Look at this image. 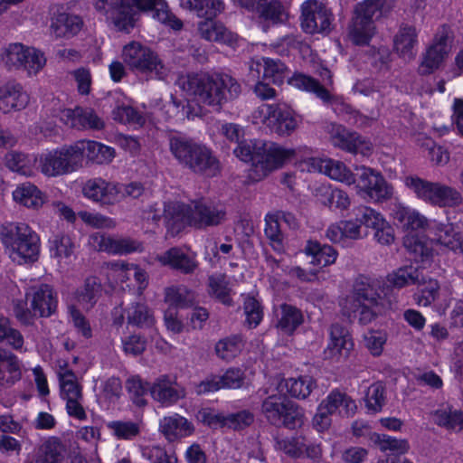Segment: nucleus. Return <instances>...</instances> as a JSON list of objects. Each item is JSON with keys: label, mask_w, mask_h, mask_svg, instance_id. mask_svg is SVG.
Wrapping results in <instances>:
<instances>
[{"label": "nucleus", "mask_w": 463, "mask_h": 463, "mask_svg": "<svg viewBox=\"0 0 463 463\" xmlns=\"http://www.w3.org/2000/svg\"><path fill=\"white\" fill-rule=\"evenodd\" d=\"M136 7L142 11H153L155 18L175 30L183 26V23L170 12L165 0H96L95 3L96 10L120 31L134 27Z\"/></svg>", "instance_id": "f257e3e1"}, {"label": "nucleus", "mask_w": 463, "mask_h": 463, "mask_svg": "<svg viewBox=\"0 0 463 463\" xmlns=\"http://www.w3.org/2000/svg\"><path fill=\"white\" fill-rule=\"evenodd\" d=\"M182 86L198 103L211 107L214 111H220L226 102L236 99L241 91L240 83L225 73L188 74Z\"/></svg>", "instance_id": "f03ea898"}, {"label": "nucleus", "mask_w": 463, "mask_h": 463, "mask_svg": "<svg viewBox=\"0 0 463 463\" xmlns=\"http://www.w3.org/2000/svg\"><path fill=\"white\" fill-rule=\"evenodd\" d=\"M167 138L170 153L180 165L206 177L220 174L221 163L211 148L173 131Z\"/></svg>", "instance_id": "7ed1b4c3"}, {"label": "nucleus", "mask_w": 463, "mask_h": 463, "mask_svg": "<svg viewBox=\"0 0 463 463\" xmlns=\"http://www.w3.org/2000/svg\"><path fill=\"white\" fill-rule=\"evenodd\" d=\"M260 414L269 424L288 430L300 428L306 420L305 411L300 405L279 393L262 400Z\"/></svg>", "instance_id": "20e7f679"}, {"label": "nucleus", "mask_w": 463, "mask_h": 463, "mask_svg": "<svg viewBox=\"0 0 463 463\" xmlns=\"http://www.w3.org/2000/svg\"><path fill=\"white\" fill-rule=\"evenodd\" d=\"M342 311L350 320L357 318L367 325L382 311L381 298L372 286L356 281L352 294L342 303Z\"/></svg>", "instance_id": "39448f33"}, {"label": "nucleus", "mask_w": 463, "mask_h": 463, "mask_svg": "<svg viewBox=\"0 0 463 463\" xmlns=\"http://www.w3.org/2000/svg\"><path fill=\"white\" fill-rule=\"evenodd\" d=\"M121 58L131 71L147 78L164 80L168 74V69L159 55L139 42L132 41L126 44Z\"/></svg>", "instance_id": "423d86ee"}, {"label": "nucleus", "mask_w": 463, "mask_h": 463, "mask_svg": "<svg viewBox=\"0 0 463 463\" xmlns=\"http://www.w3.org/2000/svg\"><path fill=\"white\" fill-rule=\"evenodd\" d=\"M2 241L14 261L33 262L38 258L39 236L26 223H11L2 233Z\"/></svg>", "instance_id": "0eeeda50"}, {"label": "nucleus", "mask_w": 463, "mask_h": 463, "mask_svg": "<svg viewBox=\"0 0 463 463\" xmlns=\"http://www.w3.org/2000/svg\"><path fill=\"white\" fill-rule=\"evenodd\" d=\"M255 163L250 166V177L260 181L273 171L281 168L296 156V150L287 148L276 143L257 142Z\"/></svg>", "instance_id": "6e6552de"}, {"label": "nucleus", "mask_w": 463, "mask_h": 463, "mask_svg": "<svg viewBox=\"0 0 463 463\" xmlns=\"http://www.w3.org/2000/svg\"><path fill=\"white\" fill-rule=\"evenodd\" d=\"M405 184L424 201L439 206H457L462 202L461 194L454 188L439 183H430L416 176H408Z\"/></svg>", "instance_id": "1a4fd4ad"}, {"label": "nucleus", "mask_w": 463, "mask_h": 463, "mask_svg": "<svg viewBox=\"0 0 463 463\" xmlns=\"http://www.w3.org/2000/svg\"><path fill=\"white\" fill-rule=\"evenodd\" d=\"M40 165L42 173L47 176H60L75 172L81 167L76 144L43 155Z\"/></svg>", "instance_id": "9d476101"}, {"label": "nucleus", "mask_w": 463, "mask_h": 463, "mask_svg": "<svg viewBox=\"0 0 463 463\" xmlns=\"http://www.w3.org/2000/svg\"><path fill=\"white\" fill-rule=\"evenodd\" d=\"M2 61L9 70L24 69L29 75L43 68L46 59L40 51L22 43L9 44L2 53Z\"/></svg>", "instance_id": "9b49d317"}, {"label": "nucleus", "mask_w": 463, "mask_h": 463, "mask_svg": "<svg viewBox=\"0 0 463 463\" xmlns=\"http://www.w3.org/2000/svg\"><path fill=\"white\" fill-rule=\"evenodd\" d=\"M61 397L66 402V411L70 417L79 420L87 419L83 407L82 385L78 382L75 373L68 368H61L58 372Z\"/></svg>", "instance_id": "f8f14e48"}, {"label": "nucleus", "mask_w": 463, "mask_h": 463, "mask_svg": "<svg viewBox=\"0 0 463 463\" xmlns=\"http://www.w3.org/2000/svg\"><path fill=\"white\" fill-rule=\"evenodd\" d=\"M355 170L359 175L357 188L364 198L373 203H383L392 197L393 187L380 172L364 165L357 166Z\"/></svg>", "instance_id": "ddd939ff"}, {"label": "nucleus", "mask_w": 463, "mask_h": 463, "mask_svg": "<svg viewBox=\"0 0 463 463\" xmlns=\"http://www.w3.org/2000/svg\"><path fill=\"white\" fill-rule=\"evenodd\" d=\"M333 19L331 10L321 1L307 0L301 5L300 25L306 33H328Z\"/></svg>", "instance_id": "4468645a"}, {"label": "nucleus", "mask_w": 463, "mask_h": 463, "mask_svg": "<svg viewBox=\"0 0 463 463\" xmlns=\"http://www.w3.org/2000/svg\"><path fill=\"white\" fill-rule=\"evenodd\" d=\"M191 227L206 230L223 224L227 221V209L222 203L196 200L191 203Z\"/></svg>", "instance_id": "2eb2a0df"}, {"label": "nucleus", "mask_w": 463, "mask_h": 463, "mask_svg": "<svg viewBox=\"0 0 463 463\" xmlns=\"http://www.w3.org/2000/svg\"><path fill=\"white\" fill-rule=\"evenodd\" d=\"M450 28L443 24L434 35L432 43L427 48L418 68L421 75H428L439 69L445 57L449 54V41L451 37Z\"/></svg>", "instance_id": "dca6fc26"}, {"label": "nucleus", "mask_w": 463, "mask_h": 463, "mask_svg": "<svg viewBox=\"0 0 463 463\" xmlns=\"http://www.w3.org/2000/svg\"><path fill=\"white\" fill-rule=\"evenodd\" d=\"M26 302L38 317H51L57 313L58 293L46 283L30 286L25 293Z\"/></svg>", "instance_id": "f3484780"}, {"label": "nucleus", "mask_w": 463, "mask_h": 463, "mask_svg": "<svg viewBox=\"0 0 463 463\" xmlns=\"http://www.w3.org/2000/svg\"><path fill=\"white\" fill-rule=\"evenodd\" d=\"M90 244L98 251L112 255H127L142 251L140 241L129 237L113 236L102 232H95L90 237Z\"/></svg>", "instance_id": "a211bd4d"}, {"label": "nucleus", "mask_w": 463, "mask_h": 463, "mask_svg": "<svg viewBox=\"0 0 463 463\" xmlns=\"http://www.w3.org/2000/svg\"><path fill=\"white\" fill-rule=\"evenodd\" d=\"M330 140L335 146L352 154L368 156L372 151V144L356 132H351L344 126L330 124L327 130Z\"/></svg>", "instance_id": "6ab92c4d"}, {"label": "nucleus", "mask_w": 463, "mask_h": 463, "mask_svg": "<svg viewBox=\"0 0 463 463\" xmlns=\"http://www.w3.org/2000/svg\"><path fill=\"white\" fill-rule=\"evenodd\" d=\"M151 397L163 406H171L185 396L184 389L176 378L164 374L157 377L149 387Z\"/></svg>", "instance_id": "aec40b11"}, {"label": "nucleus", "mask_w": 463, "mask_h": 463, "mask_svg": "<svg viewBox=\"0 0 463 463\" xmlns=\"http://www.w3.org/2000/svg\"><path fill=\"white\" fill-rule=\"evenodd\" d=\"M246 10L255 13L260 19L273 24L283 23L288 12L280 0H236Z\"/></svg>", "instance_id": "412c9836"}, {"label": "nucleus", "mask_w": 463, "mask_h": 463, "mask_svg": "<svg viewBox=\"0 0 463 463\" xmlns=\"http://www.w3.org/2000/svg\"><path fill=\"white\" fill-rule=\"evenodd\" d=\"M192 217L191 203L185 204L178 202H171L165 204L164 222L167 234L175 237L184 228L191 226Z\"/></svg>", "instance_id": "4be33fe9"}, {"label": "nucleus", "mask_w": 463, "mask_h": 463, "mask_svg": "<svg viewBox=\"0 0 463 463\" xmlns=\"http://www.w3.org/2000/svg\"><path fill=\"white\" fill-rule=\"evenodd\" d=\"M120 189L118 184L102 178L87 180L82 185L85 197L101 204H113L119 200Z\"/></svg>", "instance_id": "5701e85b"}, {"label": "nucleus", "mask_w": 463, "mask_h": 463, "mask_svg": "<svg viewBox=\"0 0 463 463\" xmlns=\"http://www.w3.org/2000/svg\"><path fill=\"white\" fill-rule=\"evenodd\" d=\"M156 260L161 265L184 275L194 274L199 266L194 254H188L179 247L170 248L162 254L157 255Z\"/></svg>", "instance_id": "b1692460"}, {"label": "nucleus", "mask_w": 463, "mask_h": 463, "mask_svg": "<svg viewBox=\"0 0 463 463\" xmlns=\"http://www.w3.org/2000/svg\"><path fill=\"white\" fill-rule=\"evenodd\" d=\"M60 119L66 126L77 129H101L104 126L101 118L90 108L64 109L60 112Z\"/></svg>", "instance_id": "393cba45"}, {"label": "nucleus", "mask_w": 463, "mask_h": 463, "mask_svg": "<svg viewBox=\"0 0 463 463\" xmlns=\"http://www.w3.org/2000/svg\"><path fill=\"white\" fill-rule=\"evenodd\" d=\"M29 101V94L20 83L13 80L0 86V110L2 112L22 110L27 107Z\"/></svg>", "instance_id": "a878e982"}, {"label": "nucleus", "mask_w": 463, "mask_h": 463, "mask_svg": "<svg viewBox=\"0 0 463 463\" xmlns=\"http://www.w3.org/2000/svg\"><path fill=\"white\" fill-rule=\"evenodd\" d=\"M66 458V446L58 437L47 438L24 463H63Z\"/></svg>", "instance_id": "bb28decb"}, {"label": "nucleus", "mask_w": 463, "mask_h": 463, "mask_svg": "<svg viewBox=\"0 0 463 463\" xmlns=\"http://www.w3.org/2000/svg\"><path fill=\"white\" fill-rule=\"evenodd\" d=\"M419 44L418 30L414 25L402 24L393 38V50L404 60H413Z\"/></svg>", "instance_id": "cd10ccee"}, {"label": "nucleus", "mask_w": 463, "mask_h": 463, "mask_svg": "<svg viewBox=\"0 0 463 463\" xmlns=\"http://www.w3.org/2000/svg\"><path fill=\"white\" fill-rule=\"evenodd\" d=\"M194 431L193 423L177 413L165 416L159 421V432L168 442H175L191 436Z\"/></svg>", "instance_id": "c85d7f7f"}, {"label": "nucleus", "mask_w": 463, "mask_h": 463, "mask_svg": "<svg viewBox=\"0 0 463 463\" xmlns=\"http://www.w3.org/2000/svg\"><path fill=\"white\" fill-rule=\"evenodd\" d=\"M22 378V364L13 353L0 348V392L11 388Z\"/></svg>", "instance_id": "c756f323"}, {"label": "nucleus", "mask_w": 463, "mask_h": 463, "mask_svg": "<svg viewBox=\"0 0 463 463\" xmlns=\"http://www.w3.org/2000/svg\"><path fill=\"white\" fill-rule=\"evenodd\" d=\"M354 344L348 330L338 323L333 324L329 329V343L325 349V356L336 359L345 353L346 355Z\"/></svg>", "instance_id": "7c9ffc66"}, {"label": "nucleus", "mask_w": 463, "mask_h": 463, "mask_svg": "<svg viewBox=\"0 0 463 463\" xmlns=\"http://www.w3.org/2000/svg\"><path fill=\"white\" fill-rule=\"evenodd\" d=\"M198 31L202 38L221 43L233 46L238 40V35L222 24L215 22L213 19H205L199 23Z\"/></svg>", "instance_id": "2f4dec72"}, {"label": "nucleus", "mask_w": 463, "mask_h": 463, "mask_svg": "<svg viewBox=\"0 0 463 463\" xmlns=\"http://www.w3.org/2000/svg\"><path fill=\"white\" fill-rule=\"evenodd\" d=\"M80 156V163L84 157L96 164L110 162L115 156V150L96 141L80 140L75 143Z\"/></svg>", "instance_id": "473e14b6"}, {"label": "nucleus", "mask_w": 463, "mask_h": 463, "mask_svg": "<svg viewBox=\"0 0 463 463\" xmlns=\"http://www.w3.org/2000/svg\"><path fill=\"white\" fill-rule=\"evenodd\" d=\"M270 120L269 128L280 136H289L298 126V120L294 112L282 104H276Z\"/></svg>", "instance_id": "72a5a7b5"}, {"label": "nucleus", "mask_w": 463, "mask_h": 463, "mask_svg": "<svg viewBox=\"0 0 463 463\" xmlns=\"http://www.w3.org/2000/svg\"><path fill=\"white\" fill-rule=\"evenodd\" d=\"M277 328L286 335H291L304 323L303 312L295 306L283 303L279 306L277 315Z\"/></svg>", "instance_id": "f704fd0d"}, {"label": "nucleus", "mask_w": 463, "mask_h": 463, "mask_svg": "<svg viewBox=\"0 0 463 463\" xmlns=\"http://www.w3.org/2000/svg\"><path fill=\"white\" fill-rule=\"evenodd\" d=\"M83 26L80 16L61 13L52 22L51 28L57 37L71 38L78 34Z\"/></svg>", "instance_id": "c9c22d12"}, {"label": "nucleus", "mask_w": 463, "mask_h": 463, "mask_svg": "<svg viewBox=\"0 0 463 463\" xmlns=\"http://www.w3.org/2000/svg\"><path fill=\"white\" fill-rule=\"evenodd\" d=\"M373 19L355 11L352 24L349 27L351 41L356 45H366L373 34Z\"/></svg>", "instance_id": "e433bc0d"}, {"label": "nucleus", "mask_w": 463, "mask_h": 463, "mask_svg": "<svg viewBox=\"0 0 463 463\" xmlns=\"http://www.w3.org/2000/svg\"><path fill=\"white\" fill-rule=\"evenodd\" d=\"M288 82L295 88L315 93L317 97L321 99L324 102L329 103L335 99L330 92L321 85L318 80L306 74L294 73L292 77L288 78Z\"/></svg>", "instance_id": "4c0bfd02"}, {"label": "nucleus", "mask_w": 463, "mask_h": 463, "mask_svg": "<svg viewBox=\"0 0 463 463\" xmlns=\"http://www.w3.org/2000/svg\"><path fill=\"white\" fill-rule=\"evenodd\" d=\"M263 68V78L270 79L276 85H281L288 76V68L280 61L271 58H261L260 61L252 63L250 70H256L258 72Z\"/></svg>", "instance_id": "58836bf2"}, {"label": "nucleus", "mask_w": 463, "mask_h": 463, "mask_svg": "<svg viewBox=\"0 0 463 463\" xmlns=\"http://www.w3.org/2000/svg\"><path fill=\"white\" fill-rule=\"evenodd\" d=\"M307 255L312 257L311 263L319 267H326L335 262L336 250L330 245H321L317 241H308L304 249Z\"/></svg>", "instance_id": "ea45409f"}, {"label": "nucleus", "mask_w": 463, "mask_h": 463, "mask_svg": "<svg viewBox=\"0 0 463 463\" xmlns=\"http://www.w3.org/2000/svg\"><path fill=\"white\" fill-rule=\"evenodd\" d=\"M264 233L271 248L282 253L285 250V233L281 228L279 215L268 214L265 218Z\"/></svg>", "instance_id": "a19ab883"}, {"label": "nucleus", "mask_w": 463, "mask_h": 463, "mask_svg": "<svg viewBox=\"0 0 463 463\" xmlns=\"http://www.w3.org/2000/svg\"><path fill=\"white\" fill-rule=\"evenodd\" d=\"M14 200L28 208L38 209L44 203L43 193L30 183L23 184L13 192Z\"/></svg>", "instance_id": "79ce46f5"}, {"label": "nucleus", "mask_w": 463, "mask_h": 463, "mask_svg": "<svg viewBox=\"0 0 463 463\" xmlns=\"http://www.w3.org/2000/svg\"><path fill=\"white\" fill-rule=\"evenodd\" d=\"M274 449L290 458H301L304 457V436H277L274 438Z\"/></svg>", "instance_id": "37998d69"}, {"label": "nucleus", "mask_w": 463, "mask_h": 463, "mask_svg": "<svg viewBox=\"0 0 463 463\" xmlns=\"http://www.w3.org/2000/svg\"><path fill=\"white\" fill-rule=\"evenodd\" d=\"M101 293V285L95 277L88 278L82 288L77 289L75 298L80 306L89 310L98 301Z\"/></svg>", "instance_id": "c03bdc74"}, {"label": "nucleus", "mask_w": 463, "mask_h": 463, "mask_svg": "<svg viewBox=\"0 0 463 463\" xmlns=\"http://www.w3.org/2000/svg\"><path fill=\"white\" fill-rule=\"evenodd\" d=\"M182 5L196 12L200 17L213 19L224 11L222 0H183Z\"/></svg>", "instance_id": "a18cd8bd"}, {"label": "nucleus", "mask_w": 463, "mask_h": 463, "mask_svg": "<svg viewBox=\"0 0 463 463\" xmlns=\"http://www.w3.org/2000/svg\"><path fill=\"white\" fill-rule=\"evenodd\" d=\"M244 348V341L239 335H233L219 340L214 347L216 355L230 362L237 357Z\"/></svg>", "instance_id": "49530a36"}, {"label": "nucleus", "mask_w": 463, "mask_h": 463, "mask_svg": "<svg viewBox=\"0 0 463 463\" xmlns=\"http://www.w3.org/2000/svg\"><path fill=\"white\" fill-rule=\"evenodd\" d=\"M285 387L291 397L304 400L310 395L316 387V382L312 376L299 375L286 379Z\"/></svg>", "instance_id": "de8ad7c7"}, {"label": "nucleus", "mask_w": 463, "mask_h": 463, "mask_svg": "<svg viewBox=\"0 0 463 463\" xmlns=\"http://www.w3.org/2000/svg\"><path fill=\"white\" fill-rule=\"evenodd\" d=\"M433 420L448 430H463V412L449 406L435 411Z\"/></svg>", "instance_id": "09e8293b"}, {"label": "nucleus", "mask_w": 463, "mask_h": 463, "mask_svg": "<svg viewBox=\"0 0 463 463\" xmlns=\"http://www.w3.org/2000/svg\"><path fill=\"white\" fill-rule=\"evenodd\" d=\"M437 241L448 249L457 252L460 247L461 234L455 231L453 223H438L435 226Z\"/></svg>", "instance_id": "8fccbe9b"}, {"label": "nucleus", "mask_w": 463, "mask_h": 463, "mask_svg": "<svg viewBox=\"0 0 463 463\" xmlns=\"http://www.w3.org/2000/svg\"><path fill=\"white\" fill-rule=\"evenodd\" d=\"M365 406L373 413L382 411L386 403V388L382 382L372 383L365 394Z\"/></svg>", "instance_id": "3c124183"}, {"label": "nucleus", "mask_w": 463, "mask_h": 463, "mask_svg": "<svg viewBox=\"0 0 463 463\" xmlns=\"http://www.w3.org/2000/svg\"><path fill=\"white\" fill-rule=\"evenodd\" d=\"M420 283L422 288L420 292L414 295V299L419 306L428 307L433 303L439 295V284L436 279L426 278L420 274Z\"/></svg>", "instance_id": "603ef678"}, {"label": "nucleus", "mask_w": 463, "mask_h": 463, "mask_svg": "<svg viewBox=\"0 0 463 463\" xmlns=\"http://www.w3.org/2000/svg\"><path fill=\"white\" fill-rule=\"evenodd\" d=\"M128 322L137 327H151L155 323V317L147 306L140 303L132 305L127 311Z\"/></svg>", "instance_id": "864d4df0"}, {"label": "nucleus", "mask_w": 463, "mask_h": 463, "mask_svg": "<svg viewBox=\"0 0 463 463\" xmlns=\"http://www.w3.org/2000/svg\"><path fill=\"white\" fill-rule=\"evenodd\" d=\"M324 174L331 179L345 183L348 185L355 183L352 171L341 161L326 158Z\"/></svg>", "instance_id": "5fc2aeb1"}, {"label": "nucleus", "mask_w": 463, "mask_h": 463, "mask_svg": "<svg viewBox=\"0 0 463 463\" xmlns=\"http://www.w3.org/2000/svg\"><path fill=\"white\" fill-rule=\"evenodd\" d=\"M372 440L383 452L390 450L402 455L405 454L410 449L407 439H396L386 434L374 433L372 437Z\"/></svg>", "instance_id": "6e6d98bb"}, {"label": "nucleus", "mask_w": 463, "mask_h": 463, "mask_svg": "<svg viewBox=\"0 0 463 463\" xmlns=\"http://www.w3.org/2000/svg\"><path fill=\"white\" fill-rule=\"evenodd\" d=\"M404 246L417 262L429 260L432 255V250L428 242L417 236H407L404 240Z\"/></svg>", "instance_id": "4d7b16f0"}, {"label": "nucleus", "mask_w": 463, "mask_h": 463, "mask_svg": "<svg viewBox=\"0 0 463 463\" xmlns=\"http://www.w3.org/2000/svg\"><path fill=\"white\" fill-rule=\"evenodd\" d=\"M165 300L171 306L185 307L193 305L194 294L184 286L170 287L165 288Z\"/></svg>", "instance_id": "13d9d810"}, {"label": "nucleus", "mask_w": 463, "mask_h": 463, "mask_svg": "<svg viewBox=\"0 0 463 463\" xmlns=\"http://www.w3.org/2000/svg\"><path fill=\"white\" fill-rule=\"evenodd\" d=\"M209 292L214 296L224 305L230 306L232 298L230 297V288H228V281L226 275L222 273H215L208 278Z\"/></svg>", "instance_id": "bf43d9fd"}, {"label": "nucleus", "mask_w": 463, "mask_h": 463, "mask_svg": "<svg viewBox=\"0 0 463 463\" xmlns=\"http://www.w3.org/2000/svg\"><path fill=\"white\" fill-rule=\"evenodd\" d=\"M352 213L354 220L359 222L361 226L364 225L366 228L373 230L385 220L381 213L364 204L355 206L352 210Z\"/></svg>", "instance_id": "052dcab7"}, {"label": "nucleus", "mask_w": 463, "mask_h": 463, "mask_svg": "<svg viewBox=\"0 0 463 463\" xmlns=\"http://www.w3.org/2000/svg\"><path fill=\"white\" fill-rule=\"evenodd\" d=\"M149 387L150 385L139 376H132L126 381V389L131 401L139 407L146 405V395L149 391Z\"/></svg>", "instance_id": "680f3d73"}, {"label": "nucleus", "mask_w": 463, "mask_h": 463, "mask_svg": "<svg viewBox=\"0 0 463 463\" xmlns=\"http://www.w3.org/2000/svg\"><path fill=\"white\" fill-rule=\"evenodd\" d=\"M420 272L413 267L399 269L396 272L389 276V281L396 288H402L410 285L420 283Z\"/></svg>", "instance_id": "e2e57ef3"}, {"label": "nucleus", "mask_w": 463, "mask_h": 463, "mask_svg": "<svg viewBox=\"0 0 463 463\" xmlns=\"http://www.w3.org/2000/svg\"><path fill=\"white\" fill-rule=\"evenodd\" d=\"M0 342L5 343L14 349H21L24 345L22 334L11 326L7 318H0Z\"/></svg>", "instance_id": "0e129e2a"}, {"label": "nucleus", "mask_w": 463, "mask_h": 463, "mask_svg": "<svg viewBox=\"0 0 463 463\" xmlns=\"http://www.w3.org/2000/svg\"><path fill=\"white\" fill-rule=\"evenodd\" d=\"M108 428L118 439H132L140 433V425L134 421L113 420Z\"/></svg>", "instance_id": "69168bd1"}, {"label": "nucleus", "mask_w": 463, "mask_h": 463, "mask_svg": "<svg viewBox=\"0 0 463 463\" xmlns=\"http://www.w3.org/2000/svg\"><path fill=\"white\" fill-rule=\"evenodd\" d=\"M255 420L253 412L250 410H241L237 412L226 414V428L234 431H241L249 428Z\"/></svg>", "instance_id": "338daca9"}, {"label": "nucleus", "mask_w": 463, "mask_h": 463, "mask_svg": "<svg viewBox=\"0 0 463 463\" xmlns=\"http://www.w3.org/2000/svg\"><path fill=\"white\" fill-rule=\"evenodd\" d=\"M143 458L150 463H178L177 457L175 454H168L166 450L160 446H146L141 449Z\"/></svg>", "instance_id": "774afa93"}]
</instances>
